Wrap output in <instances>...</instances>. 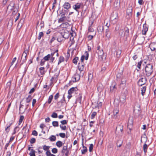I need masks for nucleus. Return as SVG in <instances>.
Returning <instances> with one entry per match:
<instances>
[{"label":"nucleus","mask_w":156,"mask_h":156,"mask_svg":"<svg viewBox=\"0 0 156 156\" xmlns=\"http://www.w3.org/2000/svg\"><path fill=\"white\" fill-rule=\"evenodd\" d=\"M45 61L43 59H42L41 61V62L40 63V65L41 66H42L44 64Z\"/></svg>","instance_id":"nucleus-64"},{"label":"nucleus","mask_w":156,"mask_h":156,"mask_svg":"<svg viewBox=\"0 0 156 156\" xmlns=\"http://www.w3.org/2000/svg\"><path fill=\"white\" fill-rule=\"evenodd\" d=\"M85 55H82L81 58V62L82 63L83 62L84 59L85 58L86 60H87L88 58L89 54L87 51H86L84 53Z\"/></svg>","instance_id":"nucleus-6"},{"label":"nucleus","mask_w":156,"mask_h":156,"mask_svg":"<svg viewBox=\"0 0 156 156\" xmlns=\"http://www.w3.org/2000/svg\"><path fill=\"white\" fill-rule=\"evenodd\" d=\"M35 142L36 139L34 138H32L30 141V143L31 144H33L35 143Z\"/></svg>","instance_id":"nucleus-55"},{"label":"nucleus","mask_w":156,"mask_h":156,"mask_svg":"<svg viewBox=\"0 0 156 156\" xmlns=\"http://www.w3.org/2000/svg\"><path fill=\"white\" fill-rule=\"evenodd\" d=\"M44 67H41L39 68L40 72L41 73V74L43 75L44 74Z\"/></svg>","instance_id":"nucleus-37"},{"label":"nucleus","mask_w":156,"mask_h":156,"mask_svg":"<svg viewBox=\"0 0 156 156\" xmlns=\"http://www.w3.org/2000/svg\"><path fill=\"white\" fill-rule=\"evenodd\" d=\"M118 14L116 13L113 12L111 14V18L112 20H114L118 18Z\"/></svg>","instance_id":"nucleus-15"},{"label":"nucleus","mask_w":156,"mask_h":156,"mask_svg":"<svg viewBox=\"0 0 156 156\" xmlns=\"http://www.w3.org/2000/svg\"><path fill=\"white\" fill-rule=\"evenodd\" d=\"M80 78V76L77 73H76L74 75V77L73 78V81L74 82H77L78 81Z\"/></svg>","instance_id":"nucleus-8"},{"label":"nucleus","mask_w":156,"mask_h":156,"mask_svg":"<svg viewBox=\"0 0 156 156\" xmlns=\"http://www.w3.org/2000/svg\"><path fill=\"white\" fill-rule=\"evenodd\" d=\"M142 62H143V61H141L140 62H139L138 63V64L137 65V67L139 69H140V66L142 63Z\"/></svg>","instance_id":"nucleus-59"},{"label":"nucleus","mask_w":156,"mask_h":156,"mask_svg":"<svg viewBox=\"0 0 156 156\" xmlns=\"http://www.w3.org/2000/svg\"><path fill=\"white\" fill-rule=\"evenodd\" d=\"M129 35V29L128 28H126L125 29V32L124 35V36H127Z\"/></svg>","instance_id":"nucleus-34"},{"label":"nucleus","mask_w":156,"mask_h":156,"mask_svg":"<svg viewBox=\"0 0 156 156\" xmlns=\"http://www.w3.org/2000/svg\"><path fill=\"white\" fill-rule=\"evenodd\" d=\"M53 95H51L49 96L48 101V104H50L51 103L52 99L53 98Z\"/></svg>","instance_id":"nucleus-40"},{"label":"nucleus","mask_w":156,"mask_h":156,"mask_svg":"<svg viewBox=\"0 0 156 156\" xmlns=\"http://www.w3.org/2000/svg\"><path fill=\"white\" fill-rule=\"evenodd\" d=\"M50 58H51V57L50 55V54H48L47 55L45 56L43 58V59L45 61H48L50 59Z\"/></svg>","instance_id":"nucleus-35"},{"label":"nucleus","mask_w":156,"mask_h":156,"mask_svg":"<svg viewBox=\"0 0 156 156\" xmlns=\"http://www.w3.org/2000/svg\"><path fill=\"white\" fill-rule=\"evenodd\" d=\"M132 7L129 6L126 10V16L128 18H130L132 16Z\"/></svg>","instance_id":"nucleus-4"},{"label":"nucleus","mask_w":156,"mask_h":156,"mask_svg":"<svg viewBox=\"0 0 156 156\" xmlns=\"http://www.w3.org/2000/svg\"><path fill=\"white\" fill-rule=\"evenodd\" d=\"M59 136L62 138H64L66 136V134L65 133H60L59 134Z\"/></svg>","instance_id":"nucleus-57"},{"label":"nucleus","mask_w":156,"mask_h":156,"mask_svg":"<svg viewBox=\"0 0 156 156\" xmlns=\"http://www.w3.org/2000/svg\"><path fill=\"white\" fill-rule=\"evenodd\" d=\"M120 106L121 108L122 109H124L125 108V105L126 104V97L123 96V97H121L120 98Z\"/></svg>","instance_id":"nucleus-2"},{"label":"nucleus","mask_w":156,"mask_h":156,"mask_svg":"<svg viewBox=\"0 0 156 156\" xmlns=\"http://www.w3.org/2000/svg\"><path fill=\"white\" fill-rule=\"evenodd\" d=\"M117 128L119 129L120 131L121 132H122L123 130V126L122 125H119L116 128V129Z\"/></svg>","instance_id":"nucleus-50"},{"label":"nucleus","mask_w":156,"mask_h":156,"mask_svg":"<svg viewBox=\"0 0 156 156\" xmlns=\"http://www.w3.org/2000/svg\"><path fill=\"white\" fill-rule=\"evenodd\" d=\"M93 78V75L91 73H90L88 75V80L89 81L91 82Z\"/></svg>","instance_id":"nucleus-47"},{"label":"nucleus","mask_w":156,"mask_h":156,"mask_svg":"<svg viewBox=\"0 0 156 156\" xmlns=\"http://www.w3.org/2000/svg\"><path fill=\"white\" fill-rule=\"evenodd\" d=\"M14 6V3H10L9 5L8 6L7 9H10L11 10H12L13 9Z\"/></svg>","instance_id":"nucleus-28"},{"label":"nucleus","mask_w":156,"mask_h":156,"mask_svg":"<svg viewBox=\"0 0 156 156\" xmlns=\"http://www.w3.org/2000/svg\"><path fill=\"white\" fill-rule=\"evenodd\" d=\"M111 35V33L109 31V30L108 29H107L105 31V36L108 38H109L110 37Z\"/></svg>","instance_id":"nucleus-21"},{"label":"nucleus","mask_w":156,"mask_h":156,"mask_svg":"<svg viewBox=\"0 0 156 156\" xmlns=\"http://www.w3.org/2000/svg\"><path fill=\"white\" fill-rule=\"evenodd\" d=\"M81 4L77 3V4L74 5L73 6V8L76 11L79 12L78 9L80 8Z\"/></svg>","instance_id":"nucleus-11"},{"label":"nucleus","mask_w":156,"mask_h":156,"mask_svg":"<svg viewBox=\"0 0 156 156\" xmlns=\"http://www.w3.org/2000/svg\"><path fill=\"white\" fill-rule=\"evenodd\" d=\"M148 146L146 144H144L143 146V150L145 153H146L147 152V149Z\"/></svg>","instance_id":"nucleus-32"},{"label":"nucleus","mask_w":156,"mask_h":156,"mask_svg":"<svg viewBox=\"0 0 156 156\" xmlns=\"http://www.w3.org/2000/svg\"><path fill=\"white\" fill-rule=\"evenodd\" d=\"M28 52V51L27 49H25L22 55V56H27V54Z\"/></svg>","instance_id":"nucleus-38"},{"label":"nucleus","mask_w":156,"mask_h":156,"mask_svg":"<svg viewBox=\"0 0 156 156\" xmlns=\"http://www.w3.org/2000/svg\"><path fill=\"white\" fill-rule=\"evenodd\" d=\"M99 59L100 60H102L103 59V56L104 55V52L102 49L99 51L98 52Z\"/></svg>","instance_id":"nucleus-10"},{"label":"nucleus","mask_w":156,"mask_h":156,"mask_svg":"<svg viewBox=\"0 0 156 156\" xmlns=\"http://www.w3.org/2000/svg\"><path fill=\"white\" fill-rule=\"evenodd\" d=\"M51 117L53 118H57L58 117V115L57 113L54 112L52 113Z\"/></svg>","instance_id":"nucleus-51"},{"label":"nucleus","mask_w":156,"mask_h":156,"mask_svg":"<svg viewBox=\"0 0 156 156\" xmlns=\"http://www.w3.org/2000/svg\"><path fill=\"white\" fill-rule=\"evenodd\" d=\"M97 113L95 112H93L91 115V119H93L95 117V116L96 115Z\"/></svg>","instance_id":"nucleus-48"},{"label":"nucleus","mask_w":156,"mask_h":156,"mask_svg":"<svg viewBox=\"0 0 156 156\" xmlns=\"http://www.w3.org/2000/svg\"><path fill=\"white\" fill-rule=\"evenodd\" d=\"M122 72H121L120 73H118L116 75L117 78L118 79H120L122 76Z\"/></svg>","instance_id":"nucleus-49"},{"label":"nucleus","mask_w":156,"mask_h":156,"mask_svg":"<svg viewBox=\"0 0 156 156\" xmlns=\"http://www.w3.org/2000/svg\"><path fill=\"white\" fill-rule=\"evenodd\" d=\"M35 151L33 149L31 150V151L29 153L30 156H36L35 154Z\"/></svg>","instance_id":"nucleus-31"},{"label":"nucleus","mask_w":156,"mask_h":156,"mask_svg":"<svg viewBox=\"0 0 156 156\" xmlns=\"http://www.w3.org/2000/svg\"><path fill=\"white\" fill-rule=\"evenodd\" d=\"M119 112V110L117 108H116V109H115L113 111V115L115 116Z\"/></svg>","instance_id":"nucleus-44"},{"label":"nucleus","mask_w":156,"mask_h":156,"mask_svg":"<svg viewBox=\"0 0 156 156\" xmlns=\"http://www.w3.org/2000/svg\"><path fill=\"white\" fill-rule=\"evenodd\" d=\"M83 150L81 151L82 154H85L87 151V147L85 146H83Z\"/></svg>","instance_id":"nucleus-36"},{"label":"nucleus","mask_w":156,"mask_h":156,"mask_svg":"<svg viewBox=\"0 0 156 156\" xmlns=\"http://www.w3.org/2000/svg\"><path fill=\"white\" fill-rule=\"evenodd\" d=\"M123 143V141L121 140H118L116 143V146L118 147H120Z\"/></svg>","instance_id":"nucleus-23"},{"label":"nucleus","mask_w":156,"mask_h":156,"mask_svg":"<svg viewBox=\"0 0 156 156\" xmlns=\"http://www.w3.org/2000/svg\"><path fill=\"white\" fill-rule=\"evenodd\" d=\"M63 7L65 9L68 10L71 8V5L69 2H66L64 3Z\"/></svg>","instance_id":"nucleus-13"},{"label":"nucleus","mask_w":156,"mask_h":156,"mask_svg":"<svg viewBox=\"0 0 156 156\" xmlns=\"http://www.w3.org/2000/svg\"><path fill=\"white\" fill-rule=\"evenodd\" d=\"M50 147L49 146H47L46 145H44L43 146V150L44 151H48L49 150Z\"/></svg>","instance_id":"nucleus-41"},{"label":"nucleus","mask_w":156,"mask_h":156,"mask_svg":"<svg viewBox=\"0 0 156 156\" xmlns=\"http://www.w3.org/2000/svg\"><path fill=\"white\" fill-rule=\"evenodd\" d=\"M121 52V51L120 50H117L116 51V56L117 58H119L120 57Z\"/></svg>","instance_id":"nucleus-30"},{"label":"nucleus","mask_w":156,"mask_h":156,"mask_svg":"<svg viewBox=\"0 0 156 156\" xmlns=\"http://www.w3.org/2000/svg\"><path fill=\"white\" fill-rule=\"evenodd\" d=\"M152 65L150 64L147 65L145 68L146 75L147 76H150L153 72Z\"/></svg>","instance_id":"nucleus-1"},{"label":"nucleus","mask_w":156,"mask_h":156,"mask_svg":"<svg viewBox=\"0 0 156 156\" xmlns=\"http://www.w3.org/2000/svg\"><path fill=\"white\" fill-rule=\"evenodd\" d=\"M23 105H22L21 104H20V108H19V112H20V113H23L25 111V110H24V111L22 110L21 109V108H23Z\"/></svg>","instance_id":"nucleus-53"},{"label":"nucleus","mask_w":156,"mask_h":156,"mask_svg":"<svg viewBox=\"0 0 156 156\" xmlns=\"http://www.w3.org/2000/svg\"><path fill=\"white\" fill-rule=\"evenodd\" d=\"M63 144L62 142L60 141H58L56 143V145L58 147H60L62 146Z\"/></svg>","instance_id":"nucleus-22"},{"label":"nucleus","mask_w":156,"mask_h":156,"mask_svg":"<svg viewBox=\"0 0 156 156\" xmlns=\"http://www.w3.org/2000/svg\"><path fill=\"white\" fill-rule=\"evenodd\" d=\"M116 84L115 83H113L110 87V90L111 93L115 92L117 88L116 87Z\"/></svg>","instance_id":"nucleus-9"},{"label":"nucleus","mask_w":156,"mask_h":156,"mask_svg":"<svg viewBox=\"0 0 156 156\" xmlns=\"http://www.w3.org/2000/svg\"><path fill=\"white\" fill-rule=\"evenodd\" d=\"M60 127L62 130H65L66 129L67 127L66 126H62V125H60Z\"/></svg>","instance_id":"nucleus-54"},{"label":"nucleus","mask_w":156,"mask_h":156,"mask_svg":"<svg viewBox=\"0 0 156 156\" xmlns=\"http://www.w3.org/2000/svg\"><path fill=\"white\" fill-rule=\"evenodd\" d=\"M120 7V2L119 0H115L114 4V7L115 10H118Z\"/></svg>","instance_id":"nucleus-5"},{"label":"nucleus","mask_w":156,"mask_h":156,"mask_svg":"<svg viewBox=\"0 0 156 156\" xmlns=\"http://www.w3.org/2000/svg\"><path fill=\"white\" fill-rule=\"evenodd\" d=\"M62 125L66 124L67 123V121L66 120H63L61 121Z\"/></svg>","instance_id":"nucleus-58"},{"label":"nucleus","mask_w":156,"mask_h":156,"mask_svg":"<svg viewBox=\"0 0 156 156\" xmlns=\"http://www.w3.org/2000/svg\"><path fill=\"white\" fill-rule=\"evenodd\" d=\"M147 81V78L145 77H142L138 80V85L139 86H141L146 83Z\"/></svg>","instance_id":"nucleus-3"},{"label":"nucleus","mask_w":156,"mask_h":156,"mask_svg":"<svg viewBox=\"0 0 156 156\" xmlns=\"http://www.w3.org/2000/svg\"><path fill=\"white\" fill-rule=\"evenodd\" d=\"M133 124V118L132 117H130L129 118L128 121V126L132 127Z\"/></svg>","instance_id":"nucleus-12"},{"label":"nucleus","mask_w":156,"mask_h":156,"mask_svg":"<svg viewBox=\"0 0 156 156\" xmlns=\"http://www.w3.org/2000/svg\"><path fill=\"white\" fill-rule=\"evenodd\" d=\"M64 58L63 57L61 56L59 58V61L58 63V64L59 65L60 63L62 62H64Z\"/></svg>","instance_id":"nucleus-26"},{"label":"nucleus","mask_w":156,"mask_h":156,"mask_svg":"<svg viewBox=\"0 0 156 156\" xmlns=\"http://www.w3.org/2000/svg\"><path fill=\"white\" fill-rule=\"evenodd\" d=\"M78 60V58L77 57H76L73 60V62L75 64H76L77 62V61Z\"/></svg>","instance_id":"nucleus-46"},{"label":"nucleus","mask_w":156,"mask_h":156,"mask_svg":"<svg viewBox=\"0 0 156 156\" xmlns=\"http://www.w3.org/2000/svg\"><path fill=\"white\" fill-rule=\"evenodd\" d=\"M68 13V11L67 10H64L62 9V10L60 11V14L61 15V16H65L66 14Z\"/></svg>","instance_id":"nucleus-18"},{"label":"nucleus","mask_w":156,"mask_h":156,"mask_svg":"<svg viewBox=\"0 0 156 156\" xmlns=\"http://www.w3.org/2000/svg\"><path fill=\"white\" fill-rule=\"evenodd\" d=\"M32 98V97L31 95H29L28 97L26 99V103H29L31 101Z\"/></svg>","instance_id":"nucleus-25"},{"label":"nucleus","mask_w":156,"mask_h":156,"mask_svg":"<svg viewBox=\"0 0 156 156\" xmlns=\"http://www.w3.org/2000/svg\"><path fill=\"white\" fill-rule=\"evenodd\" d=\"M12 124V123L7 124L5 129V131L6 133H8L10 130V127Z\"/></svg>","instance_id":"nucleus-16"},{"label":"nucleus","mask_w":156,"mask_h":156,"mask_svg":"<svg viewBox=\"0 0 156 156\" xmlns=\"http://www.w3.org/2000/svg\"><path fill=\"white\" fill-rule=\"evenodd\" d=\"M66 151H68V145H67L66 146H64L63 147L62 150L61 151V152L62 153H64Z\"/></svg>","instance_id":"nucleus-24"},{"label":"nucleus","mask_w":156,"mask_h":156,"mask_svg":"<svg viewBox=\"0 0 156 156\" xmlns=\"http://www.w3.org/2000/svg\"><path fill=\"white\" fill-rule=\"evenodd\" d=\"M146 86L143 87L141 89V94L142 95V96L144 95V93L146 91Z\"/></svg>","instance_id":"nucleus-29"},{"label":"nucleus","mask_w":156,"mask_h":156,"mask_svg":"<svg viewBox=\"0 0 156 156\" xmlns=\"http://www.w3.org/2000/svg\"><path fill=\"white\" fill-rule=\"evenodd\" d=\"M78 90L77 87H73L71 88L68 91L69 94H73L76 93V92Z\"/></svg>","instance_id":"nucleus-7"},{"label":"nucleus","mask_w":156,"mask_h":156,"mask_svg":"<svg viewBox=\"0 0 156 156\" xmlns=\"http://www.w3.org/2000/svg\"><path fill=\"white\" fill-rule=\"evenodd\" d=\"M63 38L66 39L68 37H65L64 36H62L61 35L58 36L57 38V40L58 42H60L63 40Z\"/></svg>","instance_id":"nucleus-20"},{"label":"nucleus","mask_w":156,"mask_h":156,"mask_svg":"<svg viewBox=\"0 0 156 156\" xmlns=\"http://www.w3.org/2000/svg\"><path fill=\"white\" fill-rule=\"evenodd\" d=\"M59 97V93H58L56 94L54 96V99L55 100H57L58 98Z\"/></svg>","instance_id":"nucleus-63"},{"label":"nucleus","mask_w":156,"mask_h":156,"mask_svg":"<svg viewBox=\"0 0 156 156\" xmlns=\"http://www.w3.org/2000/svg\"><path fill=\"white\" fill-rule=\"evenodd\" d=\"M150 46L151 51H154L156 49V43H151L150 45Z\"/></svg>","instance_id":"nucleus-17"},{"label":"nucleus","mask_w":156,"mask_h":156,"mask_svg":"<svg viewBox=\"0 0 156 156\" xmlns=\"http://www.w3.org/2000/svg\"><path fill=\"white\" fill-rule=\"evenodd\" d=\"M93 144H90V145L89 151L90 152H91L93 149Z\"/></svg>","instance_id":"nucleus-60"},{"label":"nucleus","mask_w":156,"mask_h":156,"mask_svg":"<svg viewBox=\"0 0 156 156\" xmlns=\"http://www.w3.org/2000/svg\"><path fill=\"white\" fill-rule=\"evenodd\" d=\"M27 58H26L25 57H24L23 56H22L21 57V60L22 61V63H24L27 60Z\"/></svg>","instance_id":"nucleus-62"},{"label":"nucleus","mask_w":156,"mask_h":156,"mask_svg":"<svg viewBox=\"0 0 156 156\" xmlns=\"http://www.w3.org/2000/svg\"><path fill=\"white\" fill-rule=\"evenodd\" d=\"M65 101V98H64V96H63V99H62L60 101L58 102L57 104L59 105V104L60 103H61L62 104L63 103H64V102Z\"/></svg>","instance_id":"nucleus-61"},{"label":"nucleus","mask_w":156,"mask_h":156,"mask_svg":"<svg viewBox=\"0 0 156 156\" xmlns=\"http://www.w3.org/2000/svg\"><path fill=\"white\" fill-rule=\"evenodd\" d=\"M84 67V64H83L82 63H81V64H80V63H79L78 67L79 70L80 72L83 71Z\"/></svg>","instance_id":"nucleus-14"},{"label":"nucleus","mask_w":156,"mask_h":156,"mask_svg":"<svg viewBox=\"0 0 156 156\" xmlns=\"http://www.w3.org/2000/svg\"><path fill=\"white\" fill-rule=\"evenodd\" d=\"M126 82V80L125 78H122L121 81V84H125Z\"/></svg>","instance_id":"nucleus-52"},{"label":"nucleus","mask_w":156,"mask_h":156,"mask_svg":"<svg viewBox=\"0 0 156 156\" xmlns=\"http://www.w3.org/2000/svg\"><path fill=\"white\" fill-rule=\"evenodd\" d=\"M70 34L72 35V37H70V41H71V42H72L71 44V45H72L74 44V37H73V33H70Z\"/></svg>","instance_id":"nucleus-42"},{"label":"nucleus","mask_w":156,"mask_h":156,"mask_svg":"<svg viewBox=\"0 0 156 156\" xmlns=\"http://www.w3.org/2000/svg\"><path fill=\"white\" fill-rule=\"evenodd\" d=\"M148 30V28L146 26H143V28L142 31V34L143 35H145L147 32Z\"/></svg>","instance_id":"nucleus-19"},{"label":"nucleus","mask_w":156,"mask_h":156,"mask_svg":"<svg viewBox=\"0 0 156 156\" xmlns=\"http://www.w3.org/2000/svg\"><path fill=\"white\" fill-rule=\"evenodd\" d=\"M104 30V28L103 26H99L98 28V31L102 32Z\"/></svg>","instance_id":"nucleus-43"},{"label":"nucleus","mask_w":156,"mask_h":156,"mask_svg":"<svg viewBox=\"0 0 156 156\" xmlns=\"http://www.w3.org/2000/svg\"><path fill=\"white\" fill-rule=\"evenodd\" d=\"M44 33L43 32H40L39 33V35L38 37V39L39 40H40L41 37H43L44 36Z\"/></svg>","instance_id":"nucleus-39"},{"label":"nucleus","mask_w":156,"mask_h":156,"mask_svg":"<svg viewBox=\"0 0 156 156\" xmlns=\"http://www.w3.org/2000/svg\"><path fill=\"white\" fill-rule=\"evenodd\" d=\"M51 151L53 153L56 154L58 152V150L56 148H54L52 149Z\"/></svg>","instance_id":"nucleus-56"},{"label":"nucleus","mask_w":156,"mask_h":156,"mask_svg":"<svg viewBox=\"0 0 156 156\" xmlns=\"http://www.w3.org/2000/svg\"><path fill=\"white\" fill-rule=\"evenodd\" d=\"M49 139L51 141H54L56 140V137L54 135H51L49 138Z\"/></svg>","instance_id":"nucleus-27"},{"label":"nucleus","mask_w":156,"mask_h":156,"mask_svg":"<svg viewBox=\"0 0 156 156\" xmlns=\"http://www.w3.org/2000/svg\"><path fill=\"white\" fill-rule=\"evenodd\" d=\"M52 125L54 127H58V121H54L52 122Z\"/></svg>","instance_id":"nucleus-33"},{"label":"nucleus","mask_w":156,"mask_h":156,"mask_svg":"<svg viewBox=\"0 0 156 156\" xmlns=\"http://www.w3.org/2000/svg\"><path fill=\"white\" fill-rule=\"evenodd\" d=\"M13 24V21L12 20L10 19L9 20L8 23V26H9L10 27H12V25Z\"/></svg>","instance_id":"nucleus-45"}]
</instances>
